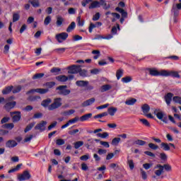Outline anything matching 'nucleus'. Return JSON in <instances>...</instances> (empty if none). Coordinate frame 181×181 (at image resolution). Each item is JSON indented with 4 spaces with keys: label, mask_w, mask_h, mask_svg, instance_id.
Returning a JSON list of instances; mask_svg holds the SVG:
<instances>
[{
    "label": "nucleus",
    "mask_w": 181,
    "mask_h": 181,
    "mask_svg": "<svg viewBox=\"0 0 181 181\" xmlns=\"http://www.w3.org/2000/svg\"><path fill=\"white\" fill-rule=\"evenodd\" d=\"M154 114L156 115L157 118L164 122L165 124H168V115L165 114V112L160 111L159 109L154 110Z\"/></svg>",
    "instance_id": "1"
},
{
    "label": "nucleus",
    "mask_w": 181,
    "mask_h": 181,
    "mask_svg": "<svg viewBox=\"0 0 181 181\" xmlns=\"http://www.w3.org/2000/svg\"><path fill=\"white\" fill-rule=\"evenodd\" d=\"M147 71H148L150 76H153L154 77H158L159 76L165 77V69L159 71L155 68H148L147 69Z\"/></svg>",
    "instance_id": "2"
},
{
    "label": "nucleus",
    "mask_w": 181,
    "mask_h": 181,
    "mask_svg": "<svg viewBox=\"0 0 181 181\" xmlns=\"http://www.w3.org/2000/svg\"><path fill=\"white\" fill-rule=\"evenodd\" d=\"M62 107V99L60 98H55L54 103L48 107L49 111H53Z\"/></svg>",
    "instance_id": "3"
},
{
    "label": "nucleus",
    "mask_w": 181,
    "mask_h": 181,
    "mask_svg": "<svg viewBox=\"0 0 181 181\" xmlns=\"http://www.w3.org/2000/svg\"><path fill=\"white\" fill-rule=\"evenodd\" d=\"M67 88V86H59L57 87L56 90H58V94L59 95H69L71 91Z\"/></svg>",
    "instance_id": "4"
},
{
    "label": "nucleus",
    "mask_w": 181,
    "mask_h": 181,
    "mask_svg": "<svg viewBox=\"0 0 181 181\" xmlns=\"http://www.w3.org/2000/svg\"><path fill=\"white\" fill-rule=\"evenodd\" d=\"M179 11H181V3L176 4H173L171 12L173 13L174 18H177V16H179Z\"/></svg>",
    "instance_id": "5"
},
{
    "label": "nucleus",
    "mask_w": 181,
    "mask_h": 181,
    "mask_svg": "<svg viewBox=\"0 0 181 181\" xmlns=\"http://www.w3.org/2000/svg\"><path fill=\"white\" fill-rule=\"evenodd\" d=\"M69 37V34L67 33H61L57 34L55 39L57 40L58 43H63L66 39Z\"/></svg>",
    "instance_id": "6"
},
{
    "label": "nucleus",
    "mask_w": 181,
    "mask_h": 181,
    "mask_svg": "<svg viewBox=\"0 0 181 181\" xmlns=\"http://www.w3.org/2000/svg\"><path fill=\"white\" fill-rule=\"evenodd\" d=\"M81 66L71 65L68 66V74H77L81 70Z\"/></svg>",
    "instance_id": "7"
},
{
    "label": "nucleus",
    "mask_w": 181,
    "mask_h": 181,
    "mask_svg": "<svg viewBox=\"0 0 181 181\" xmlns=\"http://www.w3.org/2000/svg\"><path fill=\"white\" fill-rule=\"evenodd\" d=\"M32 176L28 170H25L22 174L18 175V179L19 181L29 180Z\"/></svg>",
    "instance_id": "8"
},
{
    "label": "nucleus",
    "mask_w": 181,
    "mask_h": 181,
    "mask_svg": "<svg viewBox=\"0 0 181 181\" xmlns=\"http://www.w3.org/2000/svg\"><path fill=\"white\" fill-rule=\"evenodd\" d=\"M33 93H38L39 94H46V93H49V89L47 88L30 89L28 92H26V94L27 95H28V94H32Z\"/></svg>",
    "instance_id": "9"
},
{
    "label": "nucleus",
    "mask_w": 181,
    "mask_h": 181,
    "mask_svg": "<svg viewBox=\"0 0 181 181\" xmlns=\"http://www.w3.org/2000/svg\"><path fill=\"white\" fill-rule=\"evenodd\" d=\"M10 115L13 118V122H18L21 121V118H22V115L19 111L11 112Z\"/></svg>",
    "instance_id": "10"
},
{
    "label": "nucleus",
    "mask_w": 181,
    "mask_h": 181,
    "mask_svg": "<svg viewBox=\"0 0 181 181\" xmlns=\"http://www.w3.org/2000/svg\"><path fill=\"white\" fill-rule=\"evenodd\" d=\"M175 77L176 78H180V75L177 71L164 70V77Z\"/></svg>",
    "instance_id": "11"
},
{
    "label": "nucleus",
    "mask_w": 181,
    "mask_h": 181,
    "mask_svg": "<svg viewBox=\"0 0 181 181\" xmlns=\"http://www.w3.org/2000/svg\"><path fill=\"white\" fill-rule=\"evenodd\" d=\"M47 124V122L46 121H41L40 123L37 124L35 127V129H38L39 131L43 132L45 131V127H46V125Z\"/></svg>",
    "instance_id": "12"
},
{
    "label": "nucleus",
    "mask_w": 181,
    "mask_h": 181,
    "mask_svg": "<svg viewBox=\"0 0 181 181\" xmlns=\"http://www.w3.org/2000/svg\"><path fill=\"white\" fill-rule=\"evenodd\" d=\"M16 105V101L8 102L5 104L4 108H6V111H10L12 108H15Z\"/></svg>",
    "instance_id": "13"
},
{
    "label": "nucleus",
    "mask_w": 181,
    "mask_h": 181,
    "mask_svg": "<svg viewBox=\"0 0 181 181\" xmlns=\"http://www.w3.org/2000/svg\"><path fill=\"white\" fill-rule=\"evenodd\" d=\"M95 103V98H91L88 100H86L82 103V107H88L89 105H92V104H94Z\"/></svg>",
    "instance_id": "14"
},
{
    "label": "nucleus",
    "mask_w": 181,
    "mask_h": 181,
    "mask_svg": "<svg viewBox=\"0 0 181 181\" xmlns=\"http://www.w3.org/2000/svg\"><path fill=\"white\" fill-rule=\"evenodd\" d=\"M18 146V143L15 140H8L6 142V148H15Z\"/></svg>",
    "instance_id": "15"
},
{
    "label": "nucleus",
    "mask_w": 181,
    "mask_h": 181,
    "mask_svg": "<svg viewBox=\"0 0 181 181\" xmlns=\"http://www.w3.org/2000/svg\"><path fill=\"white\" fill-rule=\"evenodd\" d=\"M159 169L155 171V175L156 176H160L162 173H163V167L160 164H158L156 167L155 169Z\"/></svg>",
    "instance_id": "16"
},
{
    "label": "nucleus",
    "mask_w": 181,
    "mask_h": 181,
    "mask_svg": "<svg viewBox=\"0 0 181 181\" xmlns=\"http://www.w3.org/2000/svg\"><path fill=\"white\" fill-rule=\"evenodd\" d=\"M173 97V93H168L165 95V100L167 105H170V103L172 102V98Z\"/></svg>",
    "instance_id": "17"
},
{
    "label": "nucleus",
    "mask_w": 181,
    "mask_h": 181,
    "mask_svg": "<svg viewBox=\"0 0 181 181\" xmlns=\"http://www.w3.org/2000/svg\"><path fill=\"white\" fill-rule=\"evenodd\" d=\"M52 103V99L47 98L42 101L41 105L44 107V108H49L50 107V104Z\"/></svg>",
    "instance_id": "18"
},
{
    "label": "nucleus",
    "mask_w": 181,
    "mask_h": 181,
    "mask_svg": "<svg viewBox=\"0 0 181 181\" xmlns=\"http://www.w3.org/2000/svg\"><path fill=\"white\" fill-rule=\"evenodd\" d=\"M56 80H57V81H60L61 83H66V81L69 80V77H67L66 75H59L56 77Z\"/></svg>",
    "instance_id": "19"
},
{
    "label": "nucleus",
    "mask_w": 181,
    "mask_h": 181,
    "mask_svg": "<svg viewBox=\"0 0 181 181\" xmlns=\"http://www.w3.org/2000/svg\"><path fill=\"white\" fill-rule=\"evenodd\" d=\"M118 111L117 107H111L107 109V115H110L111 117H114L115 115V112Z\"/></svg>",
    "instance_id": "20"
},
{
    "label": "nucleus",
    "mask_w": 181,
    "mask_h": 181,
    "mask_svg": "<svg viewBox=\"0 0 181 181\" xmlns=\"http://www.w3.org/2000/svg\"><path fill=\"white\" fill-rule=\"evenodd\" d=\"M141 111H143V113L145 115V114H148V112H149V111H151V107L148 104H144L141 106Z\"/></svg>",
    "instance_id": "21"
},
{
    "label": "nucleus",
    "mask_w": 181,
    "mask_h": 181,
    "mask_svg": "<svg viewBox=\"0 0 181 181\" xmlns=\"http://www.w3.org/2000/svg\"><path fill=\"white\" fill-rule=\"evenodd\" d=\"M76 86L78 87H87L88 86V81H77L76 82Z\"/></svg>",
    "instance_id": "22"
},
{
    "label": "nucleus",
    "mask_w": 181,
    "mask_h": 181,
    "mask_svg": "<svg viewBox=\"0 0 181 181\" xmlns=\"http://www.w3.org/2000/svg\"><path fill=\"white\" fill-rule=\"evenodd\" d=\"M91 117H93V114H86L80 117V121H81V122H84V121H88Z\"/></svg>",
    "instance_id": "23"
},
{
    "label": "nucleus",
    "mask_w": 181,
    "mask_h": 181,
    "mask_svg": "<svg viewBox=\"0 0 181 181\" xmlns=\"http://www.w3.org/2000/svg\"><path fill=\"white\" fill-rule=\"evenodd\" d=\"M112 88V86L110 84L103 85L100 88L101 93H105V91H108Z\"/></svg>",
    "instance_id": "24"
},
{
    "label": "nucleus",
    "mask_w": 181,
    "mask_h": 181,
    "mask_svg": "<svg viewBox=\"0 0 181 181\" xmlns=\"http://www.w3.org/2000/svg\"><path fill=\"white\" fill-rule=\"evenodd\" d=\"M12 90H13V86H7L4 89H3L2 94L4 95L9 94V93H11Z\"/></svg>",
    "instance_id": "25"
},
{
    "label": "nucleus",
    "mask_w": 181,
    "mask_h": 181,
    "mask_svg": "<svg viewBox=\"0 0 181 181\" xmlns=\"http://www.w3.org/2000/svg\"><path fill=\"white\" fill-rule=\"evenodd\" d=\"M76 28V23L74 21L71 22V24L66 28V32L70 33V32L74 30Z\"/></svg>",
    "instance_id": "26"
},
{
    "label": "nucleus",
    "mask_w": 181,
    "mask_h": 181,
    "mask_svg": "<svg viewBox=\"0 0 181 181\" xmlns=\"http://www.w3.org/2000/svg\"><path fill=\"white\" fill-rule=\"evenodd\" d=\"M136 103V99L134 98H130L129 100L125 101L126 105H134Z\"/></svg>",
    "instance_id": "27"
},
{
    "label": "nucleus",
    "mask_w": 181,
    "mask_h": 181,
    "mask_svg": "<svg viewBox=\"0 0 181 181\" xmlns=\"http://www.w3.org/2000/svg\"><path fill=\"white\" fill-rule=\"evenodd\" d=\"M78 73L79 74V76H81V77H89L90 76V75H88V72L87 71V70L81 69V68Z\"/></svg>",
    "instance_id": "28"
},
{
    "label": "nucleus",
    "mask_w": 181,
    "mask_h": 181,
    "mask_svg": "<svg viewBox=\"0 0 181 181\" xmlns=\"http://www.w3.org/2000/svg\"><path fill=\"white\" fill-rule=\"evenodd\" d=\"M29 2L33 8H39V6H40V1H39V0H30Z\"/></svg>",
    "instance_id": "29"
},
{
    "label": "nucleus",
    "mask_w": 181,
    "mask_h": 181,
    "mask_svg": "<svg viewBox=\"0 0 181 181\" xmlns=\"http://www.w3.org/2000/svg\"><path fill=\"white\" fill-rule=\"evenodd\" d=\"M95 8H100V1H95L89 6V9H94Z\"/></svg>",
    "instance_id": "30"
},
{
    "label": "nucleus",
    "mask_w": 181,
    "mask_h": 181,
    "mask_svg": "<svg viewBox=\"0 0 181 181\" xmlns=\"http://www.w3.org/2000/svg\"><path fill=\"white\" fill-rule=\"evenodd\" d=\"M92 54H95L93 59L94 60H97V59H98V57L101 56V52H100V50L95 49L92 51Z\"/></svg>",
    "instance_id": "31"
},
{
    "label": "nucleus",
    "mask_w": 181,
    "mask_h": 181,
    "mask_svg": "<svg viewBox=\"0 0 181 181\" xmlns=\"http://www.w3.org/2000/svg\"><path fill=\"white\" fill-rule=\"evenodd\" d=\"M34 127H35V122H32L28 125H27V127L24 129L25 134H26L27 132H29V131H30V129H32V128H33Z\"/></svg>",
    "instance_id": "32"
},
{
    "label": "nucleus",
    "mask_w": 181,
    "mask_h": 181,
    "mask_svg": "<svg viewBox=\"0 0 181 181\" xmlns=\"http://www.w3.org/2000/svg\"><path fill=\"white\" fill-rule=\"evenodd\" d=\"M75 149H78V148H81V146H83L84 145V142L83 141H78L75 143H74Z\"/></svg>",
    "instance_id": "33"
},
{
    "label": "nucleus",
    "mask_w": 181,
    "mask_h": 181,
    "mask_svg": "<svg viewBox=\"0 0 181 181\" xmlns=\"http://www.w3.org/2000/svg\"><path fill=\"white\" fill-rule=\"evenodd\" d=\"M161 148H163V151H170V146L168 143H161L160 144Z\"/></svg>",
    "instance_id": "34"
},
{
    "label": "nucleus",
    "mask_w": 181,
    "mask_h": 181,
    "mask_svg": "<svg viewBox=\"0 0 181 181\" xmlns=\"http://www.w3.org/2000/svg\"><path fill=\"white\" fill-rule=\"evenodd\" d=\"M119 142H121V138L119 137H116V138H114L112 140V145H114L115 146H117L118 145V144H119Z\"/></svg>",
    "instance_id": "35"
},
{
    "label": "nucleus",
    "mask_w": 181,
    "mask_h": 181,
    "mask_svg": "<svg viewBox=\"0 0 181 181\" xmlns=\"http://www.w3.org/2000/svg\"><path fill=\"white\" fill-rule=\"evenodd\" d=\"M63 22H64V18L62 16H58L57 18V25L62 26L63 25Z\"/></svg>",
    "instance_id": "36"
},
{
    "label": "nucleus",
    "mask_w": 181,
    "mask_h": 181,
    "mask_svg": "<svg viewBox=\"0 0 181 181\" xmlns=\"http://www.w3.org/2000/svg\"><path fill=\"white\" fill-rule=\"evenodd\" d=\"M19 19H21V15L19 14V13H14L13 14V22H18Z\"/></svg>",
    "instance_id": "37"
},
{
    "label": "nucleus",
    "mask_w": 181,
    "mask_h": 181,
    "mask_svg": "<svg viewBox=\"0 0 181 181\" xmlns=\"http://www.w3.org/2000/svg\"><path fill=\"white\" fill-rule=\"evenodd\" d=\"M78 26H84V20H81V16H78L76 18Z\"/></svg>",
    "instance_id": "38"
},
{
    "label": "nucleus",
    "mask_w": 181,
    "mask_h": 181,
    "mask_svg": "<svg viewBox=\"0 0 181 181\" xmlns=\"http://www.w3.org/2000/svg\"><path fill=\"white\" fill-rule=\"evenodd\" d=\"M124 74V71L122 69H119L116 72V77L117 80H119L122 77V75Z\"/></svg>",
    "instance_id": "39"
},
{
    "label": "nucleus",
    "mask_w": 181,
    "mask_h": 181,
    "mask_svg": "<svg viewBox=\"0 0 181 181\" xmlns=\"http://www.w3.org/2000/svg\"><path fill=\"white\" fill-rule=\"evenodd\" d=\"M45 76V74H35L33 76V80H39V78H42L43 76Z\"/></svg>",
    "instance_id": "40"
},
{
    "label": "nucleus",
    "mask_w": 181,
    "mask_h": 181,
    "mask_svg": "<svg viewBox=\"0 0 181 181\" xmlns=\"http://www.w3.org/2000/svg\"><path fill=\"white\" fill-rule=\"evenodd\" d=\"M140 172H141L142 180H146V179H148V175H146V172H145V170H144V169L142 168L140 169Z\"/></svg>",
    "instance_id": "41"
},
{
    "label": "nucleus",
    "mask_w": 181,
    "mask_h": 181,
    "mask_svg": "<svg viewBox=\"0 0 181 181\" xmlns=\"http://www.w3.org/2000/svg\"><path fill=\"white\" fill-rule=\"evenodd\" d=\"M107 115H108V112H104L103 113L95 115L94 118L95 119H96L97 118H103V117H107Z\"/></svg>",
    "instance_id": "42"
},
{
    "label": "nucleus",
    "mask_w": 181,
    "mask_h": 181,
    "mask_svg": "<svg viewBox=\"0 0 181 181\" xmlns=\"http://www.w3.org/2000/svg\"><path fill=\"white\" fill-rule=\"evenodd\" d=\"M162 167H163V169H165V170H166V172H172V166H170V165L165 164V165H162Z\"/></svg>",
    "instance_id": "43"
},
{
    "label": "nucleus",
    "mask_w": 181,
    "mask_h": 181,
    "mask_svg": "<svg viewBox=\"0 0 181 181\" xmlns=\"http://www.w3.org/2000/svg\"><path fill=\"white\" fill-rule=\"evenodd\" d=\"M127 163L131 170H134L135 168V164L134 163V160H127Z\"/></svg>",
    "instance_id": "44"
},
{
    "label": "nucleus",
    "mask_w": 181,
    "mask_h": 181,
    "mask_svg": "<svg viewBox=\"0 0 181 181\" xmlns=\"http://www.w3.org/2000/svg\"><path fill=\"white\" fill-rule=\"evenodd\" d=\"M148 148H150V149H153V151H156V149H159V146L156 145L153 143H150L148 144Z\"/></svg>",
    "instance_id": "45"
},
{
    "label": "nucleus",
    "mask_w": 181,
    "mask_h": 181,
    "mask_svg": "<svg viewBox=\"0 0 181 181\" xmlns=\"http://www.w3.org/2000/svg\"><path fill=\"white\" fill-rule=\"evenodd\" d=\"M50 71L51 73H54V74H59V73L62 71V69L60 68L53 67L52 69H51Z\"/></svg>",
    "instance_id": "46"
},
{
    "label": "nucleus",
    "mask_w": 181,
    "mask_h": 181,
    "mask_svg": "<svg viewBox=\"0 0 181 181\" xmlns=\"http://www.w3.org/2000/svg\"><path fill=\"white\" fill-rule=\"evenodd\" d=\"M28 101H37V100H40V96L35 95V96H30L28 98Z\"/></svg>",
    "instance_id": "47"
},
{
    "label": "nucleus",
    "mask_w": 181,
    "mask_h": 181,
    "mask_svg": "<svg viewBox=\"0 0 181 181\" xmlns=\"http://www.w3.org/2000/svg\"><path fill=\"white\" fill-rule=\"evenodd\" d=\"M15 127V124L13 123H6L4 124V127L6 128V129H12Z\"/></svg>",
    "instance_id": "48"
},
{
    "label": "nucleus",
    "mask_w": 181,
    "mask_h": 181,
    "mask_svg": "<svg viewBox=\"0 0 181 181\" xmlns=\"http://www.w3.org/2000/svg\"><path fill=\"white\" fill-rule=\"evenodd\" d=\"M56 144L58 146H62V145H64V144H66V141L63 139H58L56 141Z\"/></svg>",
    "instance_id": "49"
},
{
    "label": "nucleus",
    "mask_w": 181,
    "mask_h": 181,
    "mask_svg": "<svg viewBox=\"0 0 181 181\" xmlns=\"http://www.w3.org/2000/svg\"><path fill=\"white\" fill-rule=\"evenodd\" d=\"M136 145H139L140 146H144L146 145V141L141 139H138L135 141Z\"/></svg>",
    "instance_id": "50"
},
{
    "label": "nucleus",
    "mask_w": 181,
    "mask_h": 181,
    "mask_svg": "<svg viewBox=\"0 0 181 181\" xmlns=\"http://www.w3.org/2000/svg\"><path fill=\"white\" fill-rule=\"evenodd\" d=\"M110 134L107 132H103V134L101 133H98L97 136H99V138H103V139L108 137Z\"/></svg>",
    "instance_id": "51"
},
{
    "label": "nucleus",
    "mask_w": 181,
    "mask_h": 181,
    "mask_svg": "<svg viewBox=\"0 0 181 181\" xmlns=\"http://www.w3.org/2000/svg\"><path fill=\"white\" fill-rule=\"evenodd\" d=\"M50 22H52V17L50 16H47L44 21V25H45V26H47V25H49Z\"/></svg>",
    "instance_id": "52"
},
{
    "label": "nucleus",
    "mask_w": 181,
    "mask_h": 181,
    "mask_svg": "<svg viewBox=\"0 0 181 181\" xmlns=\"http://www.w3.org/2000/svg\"><path fill=\"white\" fill-rule=\"evenodd\" d=\"M55 53H58L59 54H62V53H64L66 52V48H57L54 50Z\"/></svg>",
    "instance_id": "53"
},
{
    "label": "nucleus",
    "mask_w": 181,
    "mask_h": 181,
    "mask_svg": "<svg viewBox=\"0 0 181 181\" xmlns=\"http://www.w3.org/2000/svg\"><path fill=\"white\" fill-rule=\"evenodd\" d=\"M140 122L143 124V125H145L146 127H151V124H149V122L146 119H140Z\"/></svg>",
    "instance_id": "54"
},
{
    "label": "nucleus",
    "mask_w": 181,
    "mask_h": 181,
    "mask_svg": "<svg viewBox=\"0 0 181 181\" xmlns=\"http://www.w3.org/2000/svg\"><path fill=\"white\" fill-rule=\"evenodd\" d=\"M173 101H174V103H176L177 104H180L181 105V98L179 96H174L173 98Z\"/></svg>",
    "instance_id": "55"
},
{
    "label": "nucleus",
    "mask_w": 181,
    "mask_h": 181,
    "mask_svg": "<svg viewBox=\"0 0 181 181\" xmlns=\"http://www.w3.org/2000/svg\"><path fill=\"white\" fill-rule=\"evenodd\" d=\"M78 119H80V117H75L74 119H71L69 120L68 124L69 125H70V124H76V122H77V121H78Z\"/></svg>",
    "instance_id": "56"
},
{
    "label": "nucleus",
    "mask_w": 181,
    "mask_h": 181,
    "mask_svg": "<svg viewBox=\"0 0 181 181\" xmlns=\"http://www.w3.org/2000/svg\"><path fill=\"white\" fill-rule=\"evenodd\" d=\"M122 81H123V83H129L132 81V78L131 76H126L122 78Z\"/></svg>",
    "instance_id": "57"
},
{
    "label": "nucleus",
    "mask_w": 181,
    "mask_h": 181,
    "mask_svg": "<svg viewBox=\"0 0 181 181\" xmlns=\"http://www.w3.org/2000/svg\"><path fill=\"white\" fill-rule=\"evenodd\" d=\"M152 166H153V163H144V164H143V168L144 169H146V170H148L151 169V168Z\"/></svg>",
    "instance_id": "58"
},
{
    "label": "nucleus",
    "mask_w": 181,
    "mask_h": 181,
    "mask_svg": "<svg viewBox=\"0 0 181 181\" xmlns=\"http://www.w3.org/2000/svg\"><path fill=\"white\" fill-rule=\"evenodd\" d=\"M21 90H22V86H18L13 89V93L16 94L17 93H20Z\"/></svg>",
    "instance_id": "59"
},
{
    "label": "nucleus",
    "mask_w": 181,
    "mask_h": 181,
    "mask_svg": "<svg viewBox=\"0 0 181 181\" xmlns=\"http://www.w3.org/2000/svg\"><path fill=\"white\" fill-rule=\"evenodd\" d=\"M45 86L48 87V88H52V87H54L56 86V83L51 81V82H47Z\"/></svg>",
    "instance_id": "60"
},
{
    "label": "nucleus",
    "mask_w": 181,
    "mask_h": 181,
    "mask_svg": "<svg viewBox=\"0 0 181 181\" xmlns=\"http://www.w3.org/2000/svg\"><path fill=\"white\" fill-rule=\"evenodd\" d=\"M160 158L161 160H168V156H166V153H160Z\"/></svg>",
    "instance_id": "61"
},
{
    "label": "nucleus",
    "mask_w": 181,
    "mask_h": 181,
    "mask_svg": "<svg viewBox=\"0 0 181 181\" xmlns=\"http://www.w3.org/2000/svg\"><path fill=\"white\" fill-rule=\"evenodd\" d=\"M98 155H105L107 153V151L103 148H98Z\"/></svg>",
    "instance_id": "62"
},
{
    "label": "nucleus",
    "mask_w": 181,
    "mask_h": 181,
    "mask_svg": "<svg viewBox=\"0 0 181 181\" xmlns=\"http://www.w3.org/2000/svg\"><path fill=\"white\" fill-rule=\"evenodd\" d=\"M100 13H96L93 16V21H98L100 18Z\"/></svg>",
    "instance_id": "63"
},
{
    "label": "nucleus",
    "mask_w": 181,
    "mask_h": 181,
    "mask_svg": "<svg viewBox=\"0 0 181 181\" xmlns=\"http://www.w3.org/2000/svg\"><path fill=\"white\" fill-rule=\"evenodd\" d=\"M100 145L105 146V148H110V144L107 141H100Z\"/></svg>",
    "instance_id": "64"
}]
</instances>
